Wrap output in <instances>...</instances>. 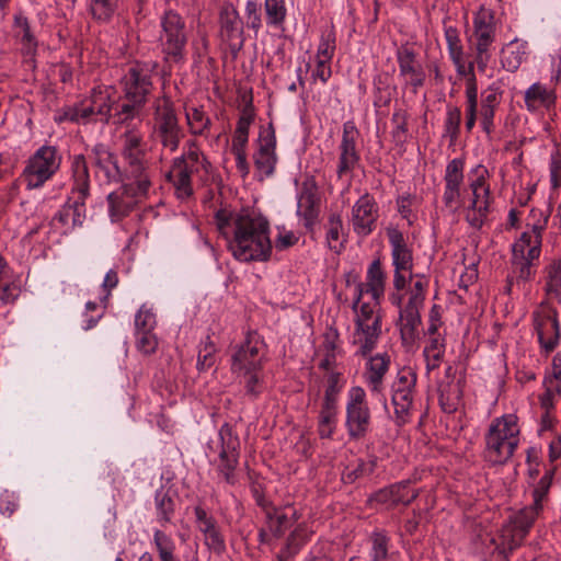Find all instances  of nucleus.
<instances>
[{
    "mask_svg": "<svg viewBox=\"0 0 561 561\" xmlns=\"http://www.w3.org/2000/svg\"><path fill=\"white\" fill-rule=\"evenodd\" d=\"M131 183L122 182V186L118 190L127 199H134L139 202V198L145 197L151 186L149 178L133 179Z\"/></svg>",
    "mask_w": 561,
    "mask_h": 561,
    "instance_id": "33",
    "label": "nucleus"
},
{
    "mask_svg": "<svg viewBox=\"0 0 561 561\" xmlns=\"http://www.w3.org/2000/svg\"><path fill=\"white\" fill-rule=\"evenodd\" d=\"M545 273L546 294L561 298V257L553 260L549 265H547L545 268Z\"/></svg>",
    "mask_w": 561,
    "mask_h": 561,
    "instance_id": "29",
    "label": "nucleus"
},
{
    "mask_svg": "<svg viewBox=\"0 0 561 561\" xmlns=\"http://www.w3.org/2000/svg\"><path fill=\"white\" fill-rule=\"evenodd\" d=\"M378 216V206L374 197L368 193L364 194L352 209L354 231L363 237L370 234L375 229Z\"/></svg>",
    "mask_w": 561,
    "mask_h": 561,
    "instance_id": "10",
    "label": "nucleus"
},
{
    "mask_svg": "<svg viewBox=\"0 0 561 561\" xmlns=\"http://www.w3.org/2000/svg\"><path fill=\"white\" fill-rule=\"evenodd\" d=\"M377 467V458L373 457L368 461L358 460L355 468L346 467L341 474V480L344 484H353L359 478L368 477L374 473Z\"/></svg>",
    "mask_w": 561,
    "mask_h": 561,
    "instance_id": "27",
    "label": "nucleus"
},
{
    "mask_svg": "<svg viewBox=\"0 0 561 561\" xmlns=\"http://www.w3.org/2000/svg\"><path fill=\"white\" fill-rule=\"evenodd\" d=\"M186 119L191 133L194 135H202L210 125V118L205 115L204 111L197 107H192L186 112Z\"/></svg>",
    "mask_w": 561,
    "mask_h": 561,
    "instance_id": "40",
    "label": "nucleus"
},
{
    "mask_svg": "<svg viewBox=\"0 0 561 561\" xmlns=\"http://www.w3.org/2000/svg\"><path fill=\"white\" fill-rule=\"evenodd\" d=\"M193 170L185 169L178 173L175 180L172 178V171L167 174V179L173 182V185L176 191V195L180 198H187L193 195L191 175Z\"/></svg>",
    "mask_w": 561,
    "mask_h": 561,
    "instance_id": "39",
    "label": "nucleus"
},
{
    "mask_svg": "<svg viewBox=\"0 0 561 561\" xmlns=\"http://www.w3.org/2000/svg\"><path fill=\"white\" fill-rule=\"evenodd\" d=\"M107 203L112 220H119L128 216L137 206V201L127 199L119 191L110 193Z\"/></svg>",
    "mask_w": 561,
    "mask_h": 561,
    "instance_id": "26",
    "label": "nucleus"
},
{
    "mask_svg": "<svg viewBox=\"0 0 561 561\" xmlns=\"http://www.w3.org/2000/svg\"><path fill=\"white\" fill-rule=\"evenodd\" d=\"M355 333L364 335V341L357 354L367 357L376 347L377 341L381 335V316L377 314L371 324L355 320Z\"/></svg>",
    "mask_w": 561,
    "mask_h": 561,
    "instance_id": "21",
    "label": "nucleus"
},
{
    "mask_svg": "<svg viewBox=\"0 0 561 561\" xmlns=\"http://www.w3.org/2000/svg\"><path fill=\"white\" fill-rule=\"evenodd\" d=\"M219 35L229 47L233 60L238 58L239 51L244 45L243 22L236 8L227 3L219 12Z\"/></svg>",
    "mask_w": 561,
    "mask_h": 561,
    "instance_id": "8",
    "label": "nucleus"
},
{
    "mask_svg": "<svg viewBox=\"0 0 561 561\" xmlns=\"http://www.w3.org/2000/svg\"><path fill=\"white\" fill-rule=\"evenodd\" d=\"M556 473V468L550 469L547 471L541 479L539 480L537 486L535 488L533 492L534 497V505L542 510V500L547 496L549 489L552 484V480Z\"/></svg>",
    "mask_w": 561,
    "mask_h": 561,
    "instance_id": "48",
    "label": "nucleus"
},
{
    "mask_svg": "<svg viewBox=\"0 0 561 561\" xmlns=\"http://www.w3.org/2000/svg\"><path fill=\"white\" fill-rule=\"evenodd\" d=\"M194 514L197 527L205 536V545L216 554H222L226 551V542L216 519L208 515L202 505L195 506Z\"/></svg>",
    "mask_w": 561,
    "mask_h": 561,
    "instance_id": "13",
    "label": "nucleus"
},
{
    "mask_svg": "<svg viewBox=\"0 0 561 561\" xmlns=\"http://www.w3.org/2000/svg\"><path fill=\"white\" fill-rule=\"evenodd\" d=\"M243 100L245 103L243 108L241 110V115L238 119L234 133L249 136L250 125L252 124L255 117L252 94H250L249 96L243 95Z\"/></svg>",
    "mask_w": 561,
    "mask_h": 561,
    "instance_id": "38",
    "label": "nucleus"
},
{
    "mask_svg": "<svg viewBox=\"0 0 561 561\" xmlns=\"http://www.w3.org/2000/svg\"><path fill=\"white\" fill-rule=\"evenodd\" d=\"M392 490L394 505L402 503L408 506L419 496L417 490H410L409 480L392 484Z\"/></svg>",
    "mask_w": 561,
    "mask_h": 561,
    "instance_id": "45",
    "label": "nucleus"
},
{
    "mask_svg": "<svg viewBox=\"0 0 561 561\" xmlns=\"http://www.w3.org/2000/svg\"><path fill=\"white\" fill-rule=\"evenodd\" d=\"M228 249L241 262H266L272 254L270 222L266 217L249 209H241L233 217L232 237Z\"/></svg>",
    "mask_w": 561,
    "mask_h": 561,
    "instance_id": "1",
    "label": "nucleus"
},
{
    "mask_svg": "<svg viewBox=\"0 0 561 561\" xmlns=\"http://www.w3.org/2000/svg\"><path fill=\"white\" fill-rule=\"evenodd\" d=\"M461 123V111L457 106H449L445 122V133L450 136V142L454 144L459 135Z\"/></svg>",
    "mask_w": 561,
    "mask_h": 561,
    "instance_id": "47",
    "label": "nucleus"
},
{
    "mask_svg": "<svg viewBox=\"0 0 561 561\" xmlns=\"http://www.w3.org/2000/svg\"><path fill=\"white\" fill-rule=\"evenodd\" d=\"M125 96L136 104H146L152 89L151 77L138 66L129 68L124 78Z\"/></svg>",
    "mask_w": 561,
    "mask_h": 561,
    "instance_id": "15",
    "label": "nucleus"
},
{
    "mask_svg": "<svg viewBox=\"0 0 561 561\" xmlns=\"http://www.w3.org/2000/svg\"><path fill=\"white\" fill-rule=\"evenodd\" d=\"M540 511L539 507L531 504L510 516L501 529V545L497 547L500 554L507 559L514 550L523 545Z\"/></svg>",
    "mask_w": 561,
    "mask_h": 561,
    "instance_id": "2",
    "label": "nucleus"
},
{
    "mask_svg": "<svg viewBox=\"0 0 561 561\" xmlns=\"http://www.w3.org/2000/svg\"><path fill=\"white\" fill-rule=\"evenodd\" d=\"M513 274L516 277V280H523L528 282L533 278L534 272L531 270L533 263H530L527 260L524 261H517V262H511Z\"/></svg>",
    "mask_w": 561,
    "mask_h": 561,
    "instance_id": "58",
    "label": "nucleus"
},
{
    "mask_svg": "<svg viewBox=\"0 0 561 561\" xmlns=\"http://www.w3.org/2000/svg\"><path fill=\"white\" fill-rule=\"evenodd\" d=\"M264 9L267 24L279 26L284 23L287 14L284 0H265Z\"/></svg>",
    "mask_w": 561,
    "mask_h": 561,
    "instance_id": "37",
    "label": "nucleus"
},
{
    "mask_svg": "<svg viewBox=\"0 0 561 561\" xmlns=\"http://www.w3.org/2000/svg\"><path fill=\"white\" fill-rule=\"evenodd\" d=\"M135 325L138 332H151L156 325V318L149 310L140 309L135 318Z\"/></svg>",
    "mask_w": 561,
    "mask_h": 561,
    "instance_id": "57",
    "label": "nucleus"
},
{
    "mask_svg": "<svg viewBox=\"0 0 561 561\" xmlns=\"http://www.w3.org/2000/svg\"><path fill=\"white\" fill-rule=\"evenodd\" d=\"M156 504L160 520L163 524L171 523L175 505L169 493L163 492L162 490L158 491L156 493Z\"/></svg>",
    "mask_w": 561,
    "mask_h": 561,
    "instance_id": "42",
    "label": "nucleus"
},
{
    "mask_svg": "<svg viewBox=\"0 0 561 561\" xmlns=\"http://www.w3.org/2000/svg\"><path fill=\"white\" fill-rule=\"evenodd\" d=\"M417 375L410 367H403L397 374V378L391 386L392 392H410L414 393L416 386Z\"/></svg>",
    "mask_w": 561,
    "mask_h": 561,
    "instance_id": "34",
    "label": "nucleus"
},
{
    "mask_svg": "<svg viewBox=\"0 0 561 561\" xmlns=\"http://www.w3.org/2000/svg\"><path fill=\"white\" fill-rule=\"evenodd\" d=\"M145 104H136L135 102L128 101L121 106L119 110L116 111L114 116H117V121L115 123L123 124L128 119L134 118L135 114L144 106Z\"/></svg>",
    "mask_w": 561,
    "mask_h": 561,
    "instance_id": "64",
    "label": "nucleus"
},
{
    "mask_svg": "<svg viewBox=\"0 0 561 561\" xmlns=\"http://www.w3.org/2000/svg\"><path fill=\"white\" fill-rule=\"evenodd\" d=\"M153 541L160 561H179L175 557V543L164 531L157 529L153 534Z\"/></svg>",
    "mask_w": 561,
    "mask_h": 561,
    "instance_id": "31",
    "label": "nucleus"
},
{
    "mask_svg": "<svg viewBox=\"0 0 561 561\" xmlns=\"http://www.w3.org/2000/svg\"><path fill=\"white\" fill-rule=\"evenodd\" d=\"M445 37L449 50L450 58L463 55L462 46L460 44L458 31L456 27L449 26L445 30Z\"/></svg>",
    "mask_w": 561,
    "mask_h": 561,
    "instance_id": "56",
    "label": "nucleus"
},
{
    "mask_svg": "<svg viewBox=\"0 0 561 561\" xmlns=\"http://www.w3.org/2000/svg\"><path fill=\"white\" fill-rule=\"evenodd\" d=\"M373 561H387L389 538L383 531H375L371 535Z\"/></svg>",
    "mask_w": 561,
    "mask_h": 561,
    "instance_id": "49",
    "label": "nucleus"
},
{
    "mask_svg": "<svg viewBox=\"0 0 561 561\" xmlns=\"http://www.w3.org/2000/svg\"><path fill=\"white\" fill-rule=\"evenodd\" d=\"M123 157L127 160L129 165L128 179L149 178L146 173V165L142 162L145 153H133L128 151Z\"/></svg>",
    "mask_w": 561,
    "mask_h": 561,
    "instance_id": "51",
    "label": "nucleus"
},
{
    "mask_svg": "<svg viewBox=\"0 0 561 561\" xmlns=\"http://www.w3.org/2000/svg\"><path fill=\"white\" fill-rule=\"evenodd\" d=\"M463 161L461 159H453L446 167L445 185L460 187L463 181Z\"/></svg>",
    "mask_w": 561,
    "mask_h": 561,
    "instance_id": "46",
    "label": "nucleus"
},
{
    "mask_svg": "<svg viewBox=\"0 0 561 561\" xmlns=\"http://www.w3.org/2000/svg\"><path fill=\"white\" fill-rule=\"evenodd\" d=\"M261 7L256 1H248L245 5L247 24L257 31L261 26Z\"/></svg>",
    "mask_w": 561,
    "mask_h": 561,
    "instance_id": "59",
    "label": "nucleus"
},
{
    "mask_svg": "<svg viewBox=\"0 0 561 561\" xmlns=\"http://www.w3.org/2000/svg\"><path fill=\"white\" fill-rule=\"evenodd\" d=\"M137 348L144 354H152L156 352L158 342L151 332H138Z\"/></svg>",
    "mask_w": 561,
    "mask_h": 561,
    "instance_id": "61",
    "label": "nucleus"
},
{
    "mask_svg": "<svg viewBox=\"0 0 561 561\" xmlns=\"http://www.w3.org/2000/svg\"><path fill=\"white\" fill-rule=\"evenodd\" d=\"M408 118L409 115L404 110H397L391 117V122L394 124L392 130V138L397 144H403L407 141L408 135Z\"/></svg>",
    "mask_w": 561,
    "mask_h": 561,
    "instance_id": "44",
    "label": "nucleus"
},
{
    "mask_svg": "<svg viewBox=\"0 0 561 561\" xmlns=\"http://www.w3.org/2000/svg\"><path fill=\"white\" fill-rule=\"evenodd\" d=\"M341 377L342 374L337 371H333L328 376L322 404L337 407V397L342 390Z\"/></svg>",
    "mask_w": 561,
    "mask_h": 561,
    "instance_id": "43",
    "label": "nucleus"
},
{
    "mask_svg": "<svg viewBox=\"0 0 561 561\" xmlns=\"http://www.w3.org/2000/svg\"><path fill=\"white\" fill-rule=\"evenodd\" d=\"M397 59L400 73L402 76H411V85L415 89L422 87L425 82V72L422 66L417 64L414 50L408 45H402L397 50Z\"/></svg>",
    "mask_w": 561,
    "mask_h": 561,
    "instance_id": "19",
    "label": "nucleus"
},
{
    "mask_svg": "<svg viewBox=\"0 0 561 561\" xmlns=\"http://www.w3.org/2000/svg\"><path fill=\"white\" fill-rule=\"evenodd\" d=\"M524 99L529 111H536L539 106L550 111L556 106L557 93L554 90L546 89L540 83H534L526 90Z\"/></svg>",
    "mask_w": 561,
    "mask_h": 561,
    "instance_id": "22",
    "label": "nucleus"
},
{
    "mask_svg": "<svg viewBox=\"0 0 561 561\" xmlns=\"http://www.w3.org/2000/svg\"><path fill=\"white\" fill-rule=\"evenodd\" d=\"M60 158L53 146L41 147L28 160L23 172L27 188H37L49 180L59 169Z\"/></svg>",
    "mask_w": 561,
    "mask_h": 561,
    "instance_id": "5",
    "label": "nucleus"
},
{
    "mask_svg": "<svg viewBox=\"0 0 561 561\" xmlns=\"http://www.w3.org/2000/svg\"><path fill=\"white\" fill-rule=\"evenodd\" d=\"M422 307L423 305L409 300L405 308L400 311V333L403 341L414 340L417 327L421 324L420 310Z\"/></svg>",
    "mask_w": 561,
    "mask_h": 561,
    "instance_id": "24",
    "label": "nucleus"
},
{
    "mask_svg": "<svg viewBox=\"0 0 561 561\" xmlns=\"http://www.w3.org/2000/svg\"><path fill=\"white\" fill-rule=\"evenodd\" d=\"M94 158L93 164L104 172L108 182H124L126 176L119 168L118 159L103 144H98L92 148Z\"/></svg>",
    "mask_w": 561,
    "mask_h": 561,
    "instance_id": "18",
    "label": "nucleus"
},
{
    "mask_svg": "<svg viewBox=\"0 0 561 561\" xmlns=\"http://www.w3.org/2000/svg\"><path fill=\"white\" fill-rule=\"evenodd\" d=\"M13 26L14 28L19 30L15 33V36L21 41L27 53L35 50L37 41L31 31L27 18L24 16L21 12L15 14L13 19Z\"/></svg>",
    "mask_w": 561,
    "mask_h": 561,
    "instance_id": "28",
    "label": "nucleus"
},
{
    "mask_svg": "<svg viewBox=\"0 0 561 561\" xmlns=\"http://www.w3.org/2000/svg\"><path fill=\"white\" fill-rule=\"evenodd\" d=\"M385 273L381 270L380 260L377 259L373 261L367 271V284L366 286L371 285H385Z\"/></svg>",
    "mask_w": 561,
    "mask_h": 561,
    "instance_id": "62",
    "label": "nucleus"
},
{
    "mask_svg": "<svg viewBox=\"0 0 561 561\" xmlns=\"http://www.w3.org/2000/svg\"><path fill=\"white\" fill-rule=\"evenodd\" d=\"M234 216L236 214L227 213L225 209H219L215 215L217 228L227 240L230 239V232L232 233Z\"/></svg>",
    "mask_w": 561,
    "mask_h": 561,
    "instance_id": "54",
    "label": "nucleus"
},
{
    "mask_svg": "<svg viewBox=\"0 0 561 561\" xmlns=\"http://www.w3.org/2000/svg\"><path fill=\"white\" fill-rule=\"evenodd\" d=\"M336 415L337 407L322 404L318 423V432L321 438H330L332 436L336 424Z\"/></svg>",
    "mask_w": 561,
    "mask_h": 561,
    "instance_id": "30",
    "label": "nucleus"
},
{
    "mask_svg": "<svg viewBox=\"0 0 561 561\" xmlns=\"http://www.w3.org/2000/svg\"><path fill=\"white\" fill-rule=\"evenodd\" d=\"M413 394L410 392H392L391 402L394 407V423L401 427L410 422L413 408Z\"/></svg>",
    "mask_w": 561,
    "mask_h": 561,
    "instance_id": "25",
    "label": "nucleus"
},
{
    "mask_svg": "<svg viewBox=\"0 0 561 561\" xmlns=\"http://www.w3.org/2000/svg\"><path fill=\"white\" fill-rule=\"evenodd\" d=\"M72 172V193H77L78 197L75 199L73 205L77 209L85 204V199L90 196V174L87 159L83 154H76L71 162Z\"/></svg>",
    "mask_w": 561,
    "mask_h": 561,
    "instance_id": "17",
    "label": "nucleus"
},
{
    "mask_svg": "<svg viewBox=\"0 0 561 561\" xmlns=\"http://www.w3.org/2000/svg\"><path fill=\"white\" fill-rule=\"evenodd\" d=\"M387 237L392 247V260L397 270L412 268V251L408 248L403 233L393 227L387 228Z\"/></svg>",
    "mask_w": 561,
    "mask_h": 561,
    "instance_id": "20",
    "label": "nucleus"
},
{
    "mask_svg": "<svg viewBox=\"0 0 561 561\" xmlns=\"http://www.w3.org/2000/svg\"><path fill=\"white\" fill-rule=\"evenodd\" d=\"M307 540L306 527L299 524L287 537L283 548V557H294Z\"/></svg>",
    "mask_w": 561,
    "mask_h": 561,
    "instance_id": "36",
    "label": "nucleus"
},
{
    "mask_svg": "<svg viewBox=\"0 0 561 561\" xmlns=\"http://www.w3.org/2000/svg\"><path fill=\"white\" fill-rule=\"evenodd\" d=\"M208 448L213 451H218L219 463L217 471L227 483L234 484L237 482L234 471L240 458V440L228 423L220 427L217 440L208 443Z\"/></svg>",
    "mask_w": 561,
    "mask_h": 561,
    "instance_id": "3",
    "label": "nucleus"
},
{
    "mask_svg": "<svg viewBox=\"0 0 561 561\" xmlns=\"http://www.w3.org/2000/svg\"><path fill=\"white\" fill-rule=\"evenodd\" d=\"M499 425H491L486 434L485 459L496 466L506 463L513 456L517 443L502 437L497 430Z\"/></svg>",
    "mask_w": 561,
    "mask_h": 561,
    "instance_id": "14",
    "label": "nucleus"
},
{
    "mask_svg": "<svg viewBox=\"0 0 561 561\" xmlns=\"http://www.w3.org/2000/svg\"><path fill=\"white\" fill-rule=\"evenodd\" d=\"M358 130L354 122L348 121L343 125V135L341 141V154L337 167V175L341 178L344 173L354 169L355 164L359 160V156L356 151V139L358 138Z\"/></svg>",
    "mask_w": 561,
    "mask_h": 561,
    "instance_id": "16",
    "label": "nucleus"
},
{
    "mask_svg": "<svg viewBox=\"0 0 561 561\" xmlns=\"http://www.w3.org/2000/svg\"><path fill=\"white\" fill-rule=\"evenodd\" d=\"M91 100L93 104L96 106L95 114L101 115L105 123H108L110 117L112 116L113 105L108 103L110 96L102 92L93 90L91 95Z\"/></svg>",
    "mask_w": 561,
    "mask_h": 561,
    "instance_id": "52",
    "label": "nucleus"
},
{
    "mask_svg": "<svg viewBox=\"0 0 561 561\" xmlns=\"http://www.w3.org/2000/svg\"><path fill=\"white\" fill-rule=\"evenodd\" d=\"M257 142L259 149L253 154V160L257 171V180L262 182L274 173L277 163L276 136L273 123H268L267 127L260 130Z\"/></svg>",
    "mask_w": 561,
    "mask_h": 561,
    "instance_id": "9",
    "label": "nucleus"
},
{
    "mask_svg": "<svg viewBox=\"0 0 561 561\" xmlns=\"http://www.w3.org/2000/svg\"><path fill=\"white\" fill-rule=\"evenodd\" d=\"M391 359L387 353L370 356L367 363V381L371 386V390L379 392L381 390L382 380L389 370Z\"/></svg>",
    "mask_w": 561,
    "mask_h": 561,
    "instance_id": "23",
    "label": "nucleus"
},
{
    "mask_svg": "<svg viewBox=\"0 0 561 561\" xmlns=\"http://www.w3.org/2000/svg\"><path fill=\"white\" fill-rule=\"evenodd\" d=\"M293 526V522L287 514L280 513L276 515V519L270 525V530L275 538H280L285 531Z\"/></svg>",
    "mask_w": 561,
    "mask_h": 561,
    "instance_id": "63",
    "label": "nucleus"
},
{
    "mask_svg": "<svg viewBox=\"0 0 561 561\" xmlns=\"http://www.w3.org/2000/svg\"><path fill=\"white\" fill-rule=\"evenodd\" d=\"M157 134L163 147L169 148L171 151H175L179 148L183 133L179 125L175 111L171 104H165L162 107L158 122Z\"/></svg>",
    "mask_w": 561,
    "mask_h": 561,
    "instance_id": "12",
    "label": "nucleus"
},
{
    "mask_svg": "<svg viewBox=\"0 0 561 561\" xmlns=\"http://www.w3.org/2000/svg\"><path fill=\"white\" fill-rule=\"evenodd\" d=\"M321 197L313 175L306 176L298 195L297 216L304 220V227L312 236L319 222Z\"/></svg>",
    "mask_w": 561,
    "mask_h": 561,
    "instance_id": "7",
    "label": "nucleus"
},
{
    "mask_svg": "<svg viewBox=\"0 0 561 561\" xmlns=\"http://www.w3.org/2000/svg\"><path fill=\"white\" fill-rule=\"evenodd\" d=\"M370 410L366 401V393L362 387L350 390V400L346 404L345 425L351 439H362L366 436L370 425Z\"/></svg>",
    "mask_w": 561,
    "mask_h": 561,
    "instance_id": "6",
    "label": "nucleus"
},
{
    "mask_svg": "<svg viewBox=\"0 0 561 561\" xmlns=\"http://www.w3.org/2000/svg\"><path fill=\"white\" fill-rule=\"evenodd\" d=\"M534 327L541 347L547 353L552 352L557 347L561 335L557 309L551 308L549 312L543 314L535 312Z\"/></svg>",
    "mask_w": 561,
    "mask_h": 561,
    "instance_id": "11",
    "label": "nucleus"
},
{
    "mask_svg": "<svg viewBox=\"0 0 561 561\" xmlns=\"http://www.w3.org/2000/svg\"><path fill=\"white\" fill-rule=\"evenodd\" d=\"M328 233H327V240L330 245V249L335 250L336 253L341 251L343 248V243L340 244V248L337 249L335 245H332V241H337L340 238V231L342 230V218L340 214L333 213L328 218Z\"/></svg>",
    "mask_w": 561,
    "mask_h": 561,
    "instance_id": "53",
    "label": "nucleus"
},
{
    "mask_svg": "<svg viewBox=\"0 0 561 561\" xmlns=\"http://www.w3.org/2000/svg\"><path fill=\"white\" fill-rule=\"evenodd\" d=\"M90 11L94 19L108 21L114 14L117 0H90Z\"/></svg>",
    "mask_w": 561,
    "mask_h": 561,
    "instance_id": "41",
    "label": "nucleus"
},
{
    "mask_svg": "<svg viewBox=\"0 0 561 561\" xmlns=\"http://www.w3.org/2000/svg\"><path fill=\"white\" fill-rule=\"evenodd\" d=\"M162 33L160 42L165 60L180 62L184 58L187 43L185 23L180 14L169 10L161 19Z\"/></svg>",
    "mask_w": 561,
    "mask_h": 561,
    "instance_id": "4",
    "label": "nucleus"
},
{
    "mask_svg": "<svg viewBox=\"0 0 561 561\" xmlns=\"http://www.w3.org/2000/svg\"><path fill=\"white\" fill-rule=\"evenodd\" d=\"M260 369V360L252 359L241 346L232 355L231 370L233 373H253Z\"/></svg>",
    "mask_w": 561,
    "mask_h": 561,
    "instance_id": "32",
    "label": "nucleus"
},
{
    "mask_svg": "<svg viewBox=\"0 0 561 561\" xmlns=\"http://www.w3.org/2000/svg\"><path fill=\"white\" fill-rule=\"evenodd\" d=\"M204 354L202 351H199L198 358H197V369L199 371L206 370L210 368L214 365V353H215V345L210 341V337L207 336V341L205 343L204 347Z\"/></svg>",
    "mask_w": 561,
    "mask_h": 561,
    "instance_id": "55",
    "label": "nucleus"
},
{
    "mask_svg": "<svg viewBox=\"0 0 561 561\" xmlns=\"http://www.w3.org/2000/svg\"><path fill=\"white\" fill-rule=\"evenodd\" d=\"M368 503L371 505L373 503L388 505L390 507L396 506L393 501V490L392 484L386 488H382L375 493H373Z\"/></svg>",
    "mask_w": 561,
    "mask_h": 561,
    "instance_id": "60",
    "label": "nucleus"
},
{
    "mask_svg": "<svg viewBox=\"0 0 561 561\" xmlns=\"http://www.w3.org/2000/svg\"><path fill=\"white\" fill-rule=\"evenodd\" d=\"M517 416L515 414H506L500 419H496L492 425H499L497 430L502 437L516 442L518 444L519 428L517 426Z\"/></svg>",
    "mask_w": 561,
    "mask_h": 561,
    "instance_id": "35",
    "label": "nucleus"
},
{
    "mask_svg": "<svg viewBox=\"0 0 561 561\" xmlns=\"http://www.w3.org/2000/svg\"><path fill=\"white\" fill-rule=\"evenodd\" d=\"M335 50V32L330 30L327 34L322 35L321 43L318 48V57L323 59L319 60V66H324L325 62L330 61Z\"/></svg>",
    "mask_w": 561,
    "mask_h": 561,
    "instance_id": "50",
    "label": "nucleus"
}]
</instances>
